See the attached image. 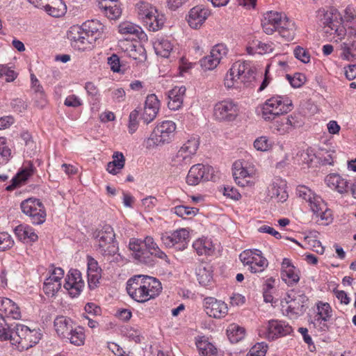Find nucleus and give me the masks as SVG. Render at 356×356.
<instances>
[{"label":"nucleus","mask_w":356,"mask_h":356,"mask_svg":"<svg viewBox=\"0 0 356 356\" xmlns=\"http://www.w3.org/2000/svg\"><path fill=\"white\" fill-rule=\"evenodd\" d=\"M254 49L259 54H266L273 52L274 49V44L273 42H263L257 41L254 42V46L250 49Z\"/></svg>","instance_id":"nucleus-53"},{"label":"nucleus","mask_w":356,"mask_h":356,"mask_svg":"<svg viewBox=\"0 0 356 356\" xmlns=\"http://www.w3.org/2000/svg\"><path fill=\"white\" fill-rule=\"evenodd\" d=\"M12 330L10 328L8 324L6 323L4 316L0 315V340L7 341L9 339Z\"/></svg>","instance_id":"nucleus-60"},{"label":"nucleus","mask_w":356,"mask_h":356,"mask_svg":"<svg viewBox=\"0 0 356 356\" xmlns=\"http://www.w3.org/2000/svg\"><path fill=\"white\" fill-rule=\"evenodd\" d=\"M304 122L298 114L290 115L275 122V129L281 135L289 133L295 129L301 127Z\"/></svg>","instance_id":"nucleus-21"},{"label":"nucleus","mask_w":356,"mask_h":356,"mask_svg":"<svg viewBox=\"0 0 356 356\" xmlns=\"http://www.w3.org/2000/svg\"><path fill=\"white\" fill-rule=\"evenodd\" d=\"M293 109L292 101L286 97L275 96L268 99L262 108V117L265 120H273L280 115Z\"/></svg>","instance_id":"nucleus-5"},{"label":"nucleus","mask_w":356,"mask_h":356,"mask_svg":"<svg viewBox=\"0 0 356 356\" xmlns=\"http://www.w3.org/2000/svg\"><path fill=\"white\" fill-rule=\"evenodd\" d=\"M42 337L40 330H31L30 333L27 334L26 340L22 346V350L29 349L39 342Z\"/></svg>","instance_id":"nucleus-49"},{"label":"nucleus","mask_w":356,"mask_h":356,"mask_svg":"<svg viewBox=\"0 0 356 356\" xmlns=\"http://www.w3.org/2000/svg\"><path fill=\"white\" fill-rule=\"evenodd\" d=\"M332 316V309L330 305L327 302H321L317 305V312L314 318L329 321Z\"/></svg>","instance_id":"nucleus-50"},{"label":"nucleus","mask_w":356,"mask_h":356,"mask_svg":"<svg viewBox=\"0 0 356 356\" xmlns=\"http://www.w3.org/2000/svg\"><path fill=\"white\" fill-rule=\"evenodd\" d=\"M256 254L252 257L248 266V270L252 273H261L268 266V260L262 256L261 250L254 249Z\"/></svg>","instance_id":"nucleus-32"},{"label":"nucleus","mask_w":356,"mask_h":356,"mask_svg":"<svg viewBox=\"0 0 356 356\" xmlns=\"http://www.w3.org/2000/svg\"><path fill=\"white\" fill-rule=\"evenodd\" d=\"M341 47V57L343 59L351 60L355 56L356 51V46L355 45L354 39H348L347 41L343 42Z\"/></svg>","instance_id":"nucleus-45"},{"label":"nucleus","mask_w":356,"mask_h":356,"mask_svg":"<svg viewBox=\"0 0 356 356\" xmlns=\"http://www.w3.org/2000/svg\"><path fill=\"white\" fill-rule=\"evenodd\" d=\"M189 238V232L185 228L179 229L172 232L161 234V240L166 248L177 246L179 250L186 248Z\"/></svg>","instance_id":"nucleus-13"},{"label":"nucleus","mask_w":356,"mask_h":356,"mask_svg":"<svg viewBox=\"0 0 356 356\" xmlns=\"http://www.w3.org/2000/svg\"><path fill=\"white\" fill-rule=\"evenodd\" d=\"M308 203L311 211L316 218L325 221V224H328L332 221V211L328 209L327 204L321 196L315 194Z\"/></svg>","instance_id":"nucleus-17"},{"label":"nucleus","mask_w":356,"mask_h":356,"mask_svg":"<svg viewBox=\"0 0 356 356\" xmlns=\"http://www.w3.org/2000/svg\"><path fill=\"white\" fill-rule=\"evenodd\" d=\"M127 291L133 300L138 302H145L161 293L162 285L156 277L138 275L127 281Z\"/></svg>","instance_id":"nucleus-1"},{"label":"nucleus","mask_w":356,"mask_h":356,"mask_svg":"<svg viewBox=\"0 0 356 356\" xmlns=\"http://www.w3.org/2000/svg\"><path fill=\"white\" fill-rule=\"evenodd\" d=\"M171 211L177 216L186 218V216H195L199 211L196 207H191L185 205H177L172 208Z\"/></svg>","instance_id":"nucleus-46"},{"label":"nucleus","mask_w":356,"mask_h":356,"mask_svg":"<svg viewBox=\"0 0 356 356\" xmlns=\"http://www.w3.org/2000/svg\"><path fill=\"white\" fill-rule=\"evenodd\" d=\"M316 17L323 26L325 33L335 35L341 39L346 33L345 27L342 25V18L338 10L334 8H320L316 12Z\"/></svg>","instance_id":"nucleus-4"},{"label":"nucleus","mask_w":356,"mask_h":356,"mask_svg":"<svg viewBox=\"0 0 356 356\" xmlns=\"http://www.w3.org/2000/svg\"><path fill=\"white\" fill-rule=\"evenodd\" d=\"M0 76H5L7 82H12L17 78V73L12 70L11 67L7 65L0 64Z\"/></svg>","instance_id":"nucleus-59"},{"label":"nucleus","mask_w":356,"mask_h":356,"mask_svg":"<svg viewBox=\"0 0 356 356\" xmlns=\"http://www.w3.org/2000/svg\"><path fill=\"white\" fill-rule=\"evenodd\" d=\"M44 10L52 17H59L65 14L66 6L63 0H49Z\"/></svg>","instance_id":"nucleus-37"},{"label":"nucleus","mask_w":356,"mask_h":356,"mask_svg":"<svg viewBox=\"0 0 356 356\" xmlns=\"http://www.w3.org/2000/svg\"><path fill=\"white\" fill-rule=\"evenodd\" d=\"M209 15V9L202 6H197L189 11L187 21L191 28L197 29L204 23Z\"/></svg>","instance_id":"nucleus-23"},{"label":"nucleus","mask_w":356,"mask_h":356,"mask_svg":"<svg viewBox=\"0 0 356 356\" xmlns=\"http://www.w3.org/2000/svg\"><path fill=\"white\" fill-rule=\"evenodd\" d=\"M85 283L82 279L81 273L77 269H70L67 275L64 287L68 291L72 298L77 297L83 289Z\"/></svg>","instance_id":"nucleus-16"},{"label":"nucleus","mask_w":356,"mask_h":356,"mask_svg":"<svg viewBox=\"0 0 356 356\" xmlns=\"http://www.w3.org/2000/svg\"><path fill=\"white\" fill-rule=\"evenodd\" d=\"M193 247L199 255H211L214 252L212 241L207 238H201L195 241Z\"/></svg>","instance_id":"nucleus-35"},{"label":"nucleus","mask_w":356,"mask_h":356,"mask_svg":"<svg viewBox=\"0 0 356 356\" xmlns=\"http://www.w3.org/2000/svg\"><path fill=\"white\" fill-rule=\"evenodd\" d=\"M268 346L266 343H257L252 347L248 353L250 356H265L267 352Z\"/></svg>","instance_id":"nucleus-61"},{"label":"nucleus","mask_w":356,"mask_h":356,"mask_svg":"<svg viewBox=\"0 0 356 356\" xmlns=\"http://www.w3.org/2000/svg\"><path fill=\"white\" fill-rule=\"evenodd\" d=\"M159 101L154 94L147 97L141 119L146 124H149L156 117L159 109Z\"/></svg>","instance_id":"nucleus-24"},{"label":"nucleus","mask_w":356,"mask_h":356,"mask_svg":"<svg viewBox=\"0 0 356 356\" xmlns=\"http://www.w3.org/2000/svg\"><path fill=\"white\" fill-rule=\"evenodd\" d=\"M204 307L207 314L215 318L224 317L228 312L227 305L225 302L213 297H207L204 299Z\"/></svg>","instance_id":"nucleus-18"},{"label":"nucleus","mask_w":356,"mask_h":356,"mask_svg":"<svg viewBox=\"0 0 356 356\" xmlns=\"http://www.w3.org/2000/svg\"><path fill=\"white\" fill-rule=\"evenodd\" d=\"M140 111L138 109L132 111L129 117L128 129L131 134L135 133L138 127V116Z\"/></svg>","instance_id":"nucleus-56"},{"label":"nucleus","mask_w":356,"mask_h":356,"mask_svg":"<svg viewBox=\"0 0 356 356\" xmlns=\"http://www.w3.org/2000/svg\"><path fill=\"white\" fill-rule=\"evenodd\" d=\"M20 207L23 213L27 216L30 221L35 225H41L46 220V210L40 200L28 198L21 202Z\"/></svg>","instance_id":"nucleus-7"},{"label":"nucleus","mask_w":356,"mask_h":356,"mask_svg":"<svg viewBox=\"0 0 356 356\" xmlns=\"http://www.w3.org/2000/svg\"><path fill=\"white\" fill-rule=\"evenodd\" d=\"M285 300L288 304L286 314L291 318H296L305 313L308 298L304 293L292 290L287 293Z\"/></svg>","instance_id":"nucleus-9"},{"label":"nucleus","mask_w":356,"mask_h":356,"mask_svg":"<svg viewBox=\"0 0 356 356\" xmlns=\"http://www.w3.org/2000/svg\"><path fill=\"white\" fill-rule=\"evenodd\" d=\"M54 325L58 335L65 339V337H67L70 334V332H72L73 322L70 318L60 316L55 318Z\"/></svg>","instance_id":"nucleus-30"},{"label":"nucleus","mask_w":356,"mask_h":356,"mask_svg":"<svg viewBox=\"0 0 356 356\" xmlns=\"http://www.w3.org/2000/svg\"><path fill=\"white\" fill-rule=\"evenodd\" d=\"M325 181L328 187L336 190L339 193H345L350 191L353 195H355V191L353 188L354 184L350 186L348 181L338 174L333 173L327 175Z\"/></svg>","instance_id":"nucleus-22"},{"label":"nucleus","mask_w":356,"mask_h":356,"mask_svg":"<svg viewBox=\"0 0 356 356\" xmlns=\"http://www.w3.org/2000/svg\"><path fill=\"white\" fill-rule=\"evenodd\" d=\"M232 171L235 182L241 187L252 186L257 181V177L243 165L241 161L234 163Z\"/></svg>","instance_id":"nucleus-14"},{"label":"nucleus","mask_w":356,"mask_h":356,"mask_svg":"<svg viewBox=\"0 0 356 356\" xmlns=\"http://www.w3.org/2000/svg\"><path fill=\"white\" fill-rule=\"evenodd\" d=\"M196 346L200 356H216L217 348L204 337H202L196 341Z\"/></svg>","instance_id":"nucleus-38"},{"label":"nucleus","mask_w":356,"mask_h":356,"mask_svg":"<svg viewBox=\"0 0 356 356\" xmlns=\"http://www.w3.org/2000/svg\"><path fill=\"white\" fill-rule=\"evenodd\" d=\"M199 140L196 138L188 140L178 150L172 159L173 165L184 167L191 163V159L197 152Z\"/></svg>","instance_id":"nucleus-10"},{"label":"nucleus","mask_w":356,"mask_h":356,"mask_svg":"<svg viewBox=\"0 0 356 356\" xmlns=\"http://www.w3.org/2000/svg\"><path fill=\"white\" fill-rule=\"evenodd\" d=\"M200 63L202 68L204 70H213L219 65V63L214 57H211V54L202 58L200 60Z\"/></svg>","instance_id":"nucleus-57"},{"label":"nucleus","mask_w":356,"mask_h":356,"mask_svg":"<svg viewBox=\"0 0 356 356\" xmlns=\"http://www.w3.org/2000/svg\"><path fill=\"white\" fill-rule=\"evenodd\" d=\"M61 288V283L52 281V279H46L44 285L43 291L45 294L54 296Z\"/></svg>","instance_id":"nucleus-52"},{"label":"nucleus","mask_w":356,"mask_h":356,"mask_svg":"<svg viewBox=\"0 0 356 356\" xmlns=\"http://www.w3.org/2000/svg\"><path fill=\"white\" fill-rule=\"evenodd\" d=\"M33 172V167L32 164H29V167L23 168L21 171L18 172L16 175L12 179V184L6 187L7 191H13L16 187L19 186L22 183L26 181L29 177H31Z\"/></svg>","instance_id":"nucleus-36"},{"label":"nucleus","mask_w":356,"mask_h":356,"mask_svg":"<svg viewBox=\"0 0 356 356\" xmlns=\"http://www.w3.org/2000/svg\"><path fill=\"white\" fill-rule=\"evenodd\" d=\"M255 67L248 61L238 60L233 63L226 74L224 81L227 88L238 86L240 83L248 86L254 80Z\"/></svg>","instance_id":"nucleus-3"},{"label":"nucleus","mask_w":356,"mask_h":356,"mask_svg":"<svg viewBox=\"0 0 356 356\" xmlns=\"http://www.w3.org/2000/svg\"><path fill=\"white\" fill-rule=\"evenodd\" d=\"M212 168L201 163L193 165L189 170L186 178V183L190 186H197L202 181H208Z\"/></svg>","instance_id":"nucleus-15"},{"label":"nucleus","mask_w":356,"mask_h":356,"mask_svg":"<svg viewBox=\"0 0 356 356\" xmlns=\"http://www.w3.org/2000/svg\"><path fill=\"white\" fill-rule=\"evenodd\" d=\"M113 229L108 225H104L96 236L99 253L104 256L114 255L118 250V243L115 240Z\"/></svg>","instance_id":"nucleus-6"},{"label":"nucleus","mask_w":356,"mask_h":356,"mask_svg":"<svg viewBox=\"0 0 356 356\" xmlns=\"http://www.w3.org/2000/svg\"><path fill=\"white\" fill-rule=\"evenodd\" d=\"M67 38L70 40L72 46L78 50H85L90 48L92 44L86 37L85 31L81 26H74L70 28L67 32Z\"/></svg>","instance_id":"nucleus-19"},{"label":"nucleus","mask_w":356,"mask_h":356,"mask_svg":"<svg viewBox=\"0 0 356 356\" xmlns=\"http://www.w3.org/2000/svg\"><path fill=\"white\" fill-rule=\"evenodd\" d=\"M118 30L122 35H135L138 38L140 35L143 33L140 26L130 22H124L120 23L118 26Z\"/></svg>","instance_id":"nucleus-41"},{"label":"nucleus","mask_w":356,"mask_h":356,"mask_svg":"<svg viewBox=\"0 0 356 356\" xmlns=\"http://www.w3.org/2000/svg\"><path fill=\"white\" fill-rule=\"evenodd\" d=\"M81 27L92 43L102 37L104 31V25L99 21L94 19L84 22Z\"/></svg>","instance_id":"nucleus-25"},{"label":"nucleus","mask_w":356,"mask_h":356,"mask_svg":"<svg viewBox=\"0 0 356 356\" xmlns=\"http://www.w3.org/2000/svg\"><path fill=\"white\" fill-rule=\"evenodd\" d=\"M293 53L295 57L302 63H308L310 61V55L309 52L302 47L300 46L296 47Z\"/></svg>","instance_id":"nucleus-63"},{"label":"nucleus","mask_w":356,"mask_h":356,"mask_svg":"<svg viewBox=\"0 0 356 356\" xmlns=\"http://www.w3.org/2000/svg\"><path fill=\"white\" fill-rule=\"evenodd\" d=\"M132 257L139 262L147 266H153L152 255L168 262L166 254L161 251L152 236H146L143 241L131 238L129 243Z\"/></svg>","instance_id":"nucleus-2"},{"label":"nucleus","mask_w":356,"mask_h":356,"mask_svg":"<svg viewBox=\"0 0 356 356\" xmlns=\"http://www.w3.org/2000/svg\"><path fill=\"white\" fill-rule=\"evenodd\" d=\"M284 22L281 24L282 26H280L277 31L286 41H291L295 35L294 24L289 21L287 18L285 19Z\"/></svg>","instance_id":"nucleus-42"},{"label":"nucleus","mask_w":356,"mask_h":356,"mask_svg":"<svg viewBox=\"0 0 356 356\" xmlns=\"http://www.w3.org/2000/svg\"><path fill=\"white\" fill-rule=\"evenodd\" d=\"M281 276L283 281L289 285L297 283L300 280L298 275L296 273L295 268L282 270Z\"/></svg>","instance_id":"nucleus-51"},{"label":"nucleus","mask_w":356,"mask_h":356,"mask_svg":"<svg viewBox=\"0 0 356 356\" xmlns=\"http://www.w3.org/2000/svg\"><path fill=\"white\" fill-rule=\"evenodd\" d=\"M176 129L175 123L165 120L157 124L150 135L149 140L156 145L168 143L174 136Z\"/></svg>","instance_id":"nucleus-12"},{"label":"nucleus","mask_w":356,"mask_h":356,"mask_svg":"<svg viewBox=\"0 0 356 356\" xmlns=\"http://www.w3.org/2000/svg\"><path fill=\"white\" fill-rule=\"evenodd\" d=\"M211 57L214 58L220 63V60L226 56L227 54V49L223 44H218L215 45L210 51Z\"/></svg>","instance_id":"nucleus-55"},{"label":"nucleus","mask_w":356,"mask_h":356,"mask_svg":"<svg viewBox=\"0 0 356 356\" xmlns=\"http://www.w3.org/2000/svg\"><path fill=\"white\" fill-rule=\"evenodd\" d=\"M286 18L285 15L275 11H269L264 15L261 20V26L264 31L270 35L280 28L282 23H285L284 20Z\"/></svg>","instance_id":"nucleus-20"},{"label":"nucleus","mask_w":356,"mask_h":356,"mask_svg":"<svg viewBox=\"0 0 356 356\" xmlns=\"http://www.w3.org/2000/svg\"><path fill=\"white\" fill-rule=\"evenodd\" d=\"M14 241L7 232H0V250L3 251L13 245Z\"/></svg>","instance_id":"nucleus-62"},{"label":"nucleus","mask_w":356,"mask_h":356,"mask_svg":"<svg viewBox=\"0 0 356 356\" xmlns=\"http://www.w3.org/2000/svg\"><path fill=\"white\" fill-rule=\"evenodd\" d=\"M238 106L232 99H227L217 102L213 107V117L221 122L234 121L238 115Z\"/></svg>","instance_id":"nucleus-8"},{"label":"nucleus","mask_w":356,"mask_h":356,"mask_svg":"<svg viewBox=\"0 0 356 356\" xmlns=\"http://www.w3.org/2000/svg\"><path fill=\"white\" fill-rule=\"evenodd\" d=\"M197 279L202 286L209 285L213 280L212 266L207 262H200L195 269Z\"/></svg>","instance_id":"nucleus-27"},{"label":"nucleus","mask_w":356,"mask_h":356,"mask_svg":"<svg viewBox=\"0 0 356 356\" xmlns=\"http://www.w3.org/2000/svg\"><path fill=\"white\" fill-rule=\"evenodd\" d=\"M165 22V15L159 13L158 10L155 15H152L144 22L149 31H157L162 29Z\"/></svg>","instance_id":"nucleus-39"},{"label":"nucleus","mask_w":356,"mask_h":356,"mask_svg":"<svg viewBox=\"0 0 356 356\" xmlns=\"http://www.w3.org/2000/svg\"><path fill=\"white\" fill-rule=\"evenodd\" d=\"M84 88L88 95L90 96L94 101H98L100 94L95 83L90 81L86 82Z\"/></svg>","instance_id":"nucleus-64"},{"label":"nucleus","mask_w":356,"mask_h":356,"mask_svg":"<svg viewBox=\"0 0 356 356\" xmlns=\"http://www.w3.org/2000/svg\"><path fill=\"white\" fill-rule=\"evenodd\" d=\"M186 90V87L182 86H175L168 91V106L170 110L177 111L182 106Z\"/></svg>","instance_id":"nucleus-26"},{"label":"nucleus","mask_w":356,"mask_h":356,"mask_svg":"<svg viewBox=\"0 0 356 356\" xmlns=\"http://www.w3.org/2000/svg\"><path fill=\"white\" fill-rule=\"evenodd\" d=\"M154 49L157 55L168 58L172 50V45L168 40L162 39L154 44Z\"/></svg>","instance_id":"nucleus-47"},{"label":"nucleus","mask_w":356,"mask_h":356,"mask_svg":"<svg viewBox=\"0 0 356 356\" xmlns=\"http://www.w3.org/2000/svg\"><path fill=\"white\" fill-rule=\"evenodd\" d=\"M125 159L122 152H115L113 154V161L108 163L106 170L112 174L116 175L124 166Z\"/></svg>","instance_id":"nucleus-40"},{"label":"nucleus","mask_w":356,"mask_h":356,"mask_svg":"<svg viewBox=\"0 0 356 356\" xmlns=\"http://www.w3.org/2000/svg\"><path fill=\"white\" fill-rule=\"evenodd\" d=\"M30 333V329L22 324H17L9 335V339L13 345L17 346L22 350V346L26 340L27 334Z\"/></svg>","instance_id":"nucleus-29"},{"label":"nucleus","mask_w":356,"mask_h":356,"mask_svg":"<svg viewBox=\"0 0 356 356\" xmlns=\"http://www.w3.org/2000/svg\"><path fill=\"white\" fill-rule=\"evenodd\" d=\"M293 332L291 326L284 321L271 320L267 325L263 326L259 331L261 337L269 340L290 334Z\"/></svg>","instance_id":"nucleus-11"},{"label":"nucleus","mask_w":356,"mask_h":356,"mask_svg":"<svg viewBox=\"0 0 356 356\" xmlns=\"http://www.w3.org/2000/svg\"><path fill=\"white\" fill-rule=\"evenodd\" d=\"M286 78L293 88H300L306 81V76L302 73H295L293 76L289 74L286 75Z\"/></svg>","instance_id":"nucleus-58"},{"label":"nucleus","mask_w":356,"mask_h":356,"mask_svg":"<svg viewBox=\"0 0 356 356\" xmlns=\"http://www.w3.org/2000/svg\"><path fill=\"white\" fill-rule=\"evenodd\" d=\"M254 147L260 152H267L272 149L273 141L266 136L257 138L253 143Z\"/></svg>","instance_id":"nucleus-48"},{"label":"nucleus","mask_w":356,"mask_h":356,"mask_svg":"<svg viewBox=\"0 0 356 356\" xmlns=\"http://www.w3.org/2000/svg\"><path fill=\"white\" fill-rule=\"evenodd\" d=\"M31 82H32V88H33L34 92H35L36 96L38 98H40L41 100V104H40V106L43 107L46 103V99H45V95L44 93L43 88H42V86H40L39 84L38 80L37 79V78L35 76L34 74H31Z\"/></svg>","instance_id":"nucleus-54"},{"label":"nucleus","mask_w":356,"mask_h":356,"mask_svg":"<svg viewBox=\"0 0 356 356\" xmlns=\"http://www.w3.org/2000/svg\"><path fill=\"white\" fill-rule=\"evenodd\" d=\"M136 6L138 16L143 23L147 19L150 17V16L156 13V8L149 1L140 0Z\"/></svg>","instance_id":"nucleus-34"},{"label":"nucleus","mask_w":356,"mask_h":356,"mask_svg":"<svg viewBox=\"0 0 356 356\" xmlns=\"http://www.w3.org/2000/svg\"><path fill=\"white\" fill-rule=\"evenodd\" d=\"M15 233L18 238L24 243L35 242L38 238L33 229L25 225L17 226L15 229Z\"/></svg>","instance_id":"nucleus-33"},{"label":"nucleus","mask_w":356,"mask_h":356,"mask_svg":"<svg viewBox=\"0 0 356 356\" xmlns=\"http://www.w3.org/2000/svg\"><path fill=\"white\" fill-rule=\"evenodd\" d=\"M65 339H68L72 344L75 346L83 345L85 341V334L83 327H73L70 334L65 337Z\"/></svg>","instance_id":"nucleus-44"},{"label":"nucleus","mask_w":356,"mask_h":356,"mask_svg":"<svg viewBox=\"0 0 356 356\" xmlns=\"http://www.w3.org/2000/svg\"><path fill=\"white\" fill-rule=\"evenodd\" d=\"M0 315L10 317L13 319L21 318L19 308L10 299L6 298H0Z\"/></svg>","instance_id":"nucleus-28"},{"label":"nucleus","mask_w":356,"mask_h":356,"mask_svg":"<svg viewBox=\"0 0 356 356\" xmlns=\"http://www.w3.org/2000/svg\"><path fill=\"white\" fill-rule=\"evenodd\" d=\"M227 337L232 343H237L245 337V329L236 324H231L227 330Z\"/></svg>","instance_id":"nucleus-43"},{"label":"nucleus","mask_w":356,"mask_h":356,"mask_svg":"<svg viewBox=\"0 0 356 356\" xmlns=\"http://www.w3.org/2000/svg\"><path fill=\"white\" fill-rule=\"evenodd\" d=\"M267 195L270 199L275 200L277 202H285L288 198L285 184L282 181H280V183L274 181L268 186Z\"/></svg>","instance_id":"nucleus-31"}]
</instances>
